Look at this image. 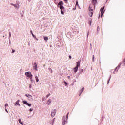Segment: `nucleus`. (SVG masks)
<instances>
[{
	"instance_id": "1",
	"label": "nucleus",
	"mask_w": 125,
	"mask_h": 125,
	"mask_svg": "<svg viewBox=\"0 0 125 125\" xmlns=\"http://www.w3.org/2000/svg\"><path fill=\"white\" fill-rule=\"evenodd\" d=\"M25 75L28 79H30L31 82H33V75L31 72H26L25 73Z\"/></svg>"
},
{
	"instance_id": "2",
	"label": "nucleus",
	"mask_w": 125,
	"mask_h": 125,
	"mask_svg": "<svg viewBox=\"0 0 125 125\" xmlns=\"http://www.w3.org/2000/svg\"><path fill=\"white\" fill-rule=\"evenodd\" d=\"M89 11L90 12V17H92V15H93V9L92 8V5H90L89 6Z\"/></svg>"
},
{
	"instance_id": "3",
	"label": "nucleus",
	"mask_w": 125,
	"mask_h": 125,
	"mask_svg": "<svg viewBox=\"0 0 125 125\" xmlns=\"http://www.w3.org/2000/svg\"><path fill=\"white\" fill-rule=\"evenodd\" d=\"M81 65L80 64V61L77 62V65L76 67L73 68V70L75 73H77L78 72V70L79 69V67H80Z\"/></svg>"
},
{
	"instance_id": "4",
	"label": "nucleus",
	"mask_w": 125,
	"mask_h": 125,
	"mask_svg": "<svg viewBox=\"0 0 125 125\" xmlns=\"http://www.w3.org/2000/svg\"><path fill=\"white\" fill-rule=\"evenodd\" d=\"M11 5H12L13 7H14L15 9H16V10H18L19 9L20 5L19 4H14V3H11Z\"/></svg>"
},
{
	"instance_id": "5",
	"label": "nucleus",
	"mask_w": 125,
	"mask_h": 125,
	"mask_svg": "<svg viewBox=\"0 0 125 125\" xmlns=\"http://www.w3.org/2000/svg\"><path fill=\"white\" fill-rule=\"evenodd\" d=\"M60 9H61V14H62V15H64L65 14V7H64V6H61Z\"/></svg>"
},
{
	"instance_id": "6",
	"label": "nucleus",
	"mask_w": 125,
	"mask_h": 125,
	"mask_svg": "<svg viewBox=\"0 0 125 125\" xmlns=\"http://www.w3.org/2000/svg\"><path fill=\"white\" fill-rule=\"evenodd\" d=\"M33 68L35 72H37L38 71V65H37V63L35 62L33 65Z\"/></svg>"
},
{
	"instance_id": "7",
	"label": "nucleus",
	"mask_w": 125,
	"mask_h": 125,
	"mask_svg": "<svg viewBox=\"0 0 125 125\" xmlns=\"http://www.w3.org/2000/svg\"><path fill=\"white\" fill-rule=\"evenodd\" d=\"M56 114V110L55 109H53L51 111V117H52V118H53V117L55 116Z\"/></svg>"
},
{
	"instance_id": "8",
	"label": "nucleus",
	"mask_w": 125,
	"mask_h": 125,
	"mask_svg": "<svg viewBox=\"0 0 125 125\" xmlns=\"http://www.w3.org/2000/svg\"><path fill=\"white\" fill-rule=\"evenodd\" d=\"M25 96H26V97H28L29 100H33V96L30 94H25Z\"/></svg>"
},
{
	"instance_id": "9",
	"label": "nucleus",
	"mask_w": 125,
	"mask_h": 125,
	"mask_svg": "<svg viewBox=\"0 0 125 125\" xmlns=\"http://www.w3.org/2000/svg\"><path fill=\"white\" fill-rule=\"evenodd\" d=\"M104 8H105V6H103V7H102L100 9V11H101V17H102L103 15V13H104V12H103V10H104Z\"/></svg>"
},
{
	"instance_id": "10",
	"label": "nucleus",
	"mask_w": 125,
	"mask_h": 125,
	"mask_svg": "<svg viewBox=\"0 0 125 125\" xmlns=\"http://www.w3.org/2000/svg\"><path fill=\"white\" fill-rule=\"evenodd\" d=\"M63 4L64 3L63 2V1H61L58 3V6H59L60 8H61V6H63Z\"/></svg>"
},
{
	"instance_id": "11",
	"label": "nucleus",
	"mask_w": 125,
	"mask_h": 125,
	"mask_svg": "<svg viewBox=\"0 0 125 125\" xmlns=\"http://www.w3.org/2000/svg\"><path fill=\"white\" fill-rule=\"evenodd\" d=\"M66 124V116H63L62 118V125H65Z\"/></svg>"
},
{
	"instance_id": "12",
	"label": "nucleus",
	"mask_w": 125,
	"mask_h": 125,
	"mask_svg": "<svg viewBox=\"0 0 125 125\" xmlns=\"http://www.w3.org/2000/svg\"><path fill=\"white\" fill-rule=\"evenodd\" d=\"M92 2L94 4V5H95L97 4V0H92Z\"/></svg>"
},
{
	"instance_id": "13",
	"label": "nucleus",
	"mask_w": 125,
	"mask_h": 125,
	"mask_svg": "<svg viewBox=\"0 0 125 125\" xmlns=\"http://www.w3.org/2000/svg\"><path fill=\"white\" fill-rule=\"evenodd\" d=\"M20 106V104L19 103V100H18L16 102V103L15 104V106Z\"/></svg>"
},
{
	"instance_id": "14",
	"label": "nucleus",
	"mask_w": 125,
	"mask_h": 125,
	"mask_svg": "<svg viewBox=\"0 0 125 125\" xmlns=\"http://www.w3.org/2000/svg\"><path fill=\"white\" fill-rule=\"evenodd\" d=\"M52 101L51 100V99H49L48 100V101L47 102V104H48V105H50V104L51 103V102H52Z\"/></svg>"
},
{
	"instance_id": "15",
	"label": "nucleus",
	"mask_w": 125,
	"mask_h": 125,
	"mask_svg": "<svg viewBox=\"0 0 125 125\" xmlns=\"http://www.w3.org/2000/svg\"><path fill=\"white\" fill-rule=\"evenodd\" d=\"M118 67H116L114 70L113 74H116L117 72H118Z\"/></svg>"
},
{
	"instance_id": "16",
	"label": "nucleus",
	"mask_w": 125,
	"mask_h": 125,
	"mask_svg": "<svg viewBox=\"0 0 125 125\" xmlns=\"http://www.w3.org/2000/svg\"><path fill=\"white\" fill-rule=\"evenodd\" d=\"M35 79L36 81V82L38 83L39 82V77L37 76H35Z\"/></svg>"
},
{
	"instance_id": "17",
	"label": "nucleus",
	"mask_w": 125,
	"mask_h": 125,
	"mask_svg": "<svg viewBox=\"0 0 125 125\" xmlns=\"http://www.w3.org/2000/svg\"><path fill=\"white\" fill-rule=\"evenodd\" d=\"M9 41L10 42V38H11V32H9Z\"/></svg>"
},
{
	"instance_id": "18",
	"label": "nucleus",
	"mask_w": 125,
	"mask_h": 125,
	"mask_svg": "<svg viewBox=\"0 0 125 125\" xmlns=\"http://www.w3.org/2000/svg\"><path fill=\"white\" fill-rule=\"evenodd\" d=\"M83 90H84V87H83L82 88V89L81 90V92H80V94H79V96H80L81 94H82V93H83Z\"/></svg>"
},
{
	"instance_id": "19",
	"label": "nucleus",
	"mask_w": 125,
	"mask_h": 125,
	"mask_svg": "<svg viewBox=\"0 0 125 125\" xmlns=\"http://www.w3.org/2000/svg\"><path fill=\"white\" fill-rule=\"evenodd\" d=\"M43 38L45 42H47V41H48V37L44 36Z\"/></svg>"
},
{
	"instance_id": "20",
	"label": "nucleus",
	"mask_w": 125,
	"mask_h": 125,
	"mask_svg": "<svg viewBox=\"0 0 125 125\" xmlns=\"http://www.w3.org/2000/svg\"><path fill=\"white\" fill-rule=\"evenodd\" d=\"M22 103L23 104H25V105H27L28 104V102H27L26 100L23 101Z\"/></svg>"
},
{
	"instance_id": "21",
	"label": "nucleus",
	"mask_w": 125,
	"mask_h": 125,
	"mask_svg": "<svg viewBox=\"0 0 125 125\" xmlns=\"http://www.w3.org/2000/svg\"><path fill=\"white\" fill-rule=\"evenodd\" d=\"M18 121H19V123L20 124H21V125H23V123L22 122H21V119H19Z\"/></svg>"
},
{
	"instance_id": "22",
	"label": "nucleus",
	"mask_w": 125,
	"mask_h": 125,
	"mask_svg": "<svg viewBox=\"0 0 125 125\" xmlns=\"http://www.w3.org/2000/svg\"><path fill=\"white\" fill-rule=\"evenodd\" d=\"M121 65H122V66H123V63H120V65H118V66L117 67V68H118V70H119V69H120V67H121Z\"/></svg>"
},
{
	"instance_id": "23",
	"label": "nucleus",
	"mask_w": 125,
	"mask_h": 125,
	"mask_svg": "<svg viewBox=\"0 0 125 125\" xmlns=\"http://www.w3.org/2000/svg\"><path fill=\"white\" fill-rule=\"evenodd\" d=\"M27 106H28V107H31V106H32V104H29L27 103V104H26Z\"/></svg>"
},
{
	"instance_id": "24",
	"label": "nucleus",
	"mask_w": 125,
	"mask_h": 125,
	"mask_svg": "<svg viewBox=\"0 0 125 125\" xmlns=\"http://www.w3.org/2000/svg\"><path fill=\"white\" fill-rule=\"evenodd\" d=\"M110 80H111V75H110V77H109V79L107 82V84H108L109 83H110Z\"/></svg>"
},
{
	"instance_id": "25",
	"label": "nucleus",
	"mask_w": 125,
	"mask_h": 125,
	"mask_svg": "<svg viewBox=\"0 0 125 125\" xmlns=\"http://www.w3.org/2000/svg\"><path fill=\"white\" fill-rule=\"evenodd\" d=\"M48 70H49V71L50 72H51V73H52V69L51 68H48Z\"/></svg>"
},
{
	"instance_id": "26",
	"label": "nucleus",
	"mask_w": 125,
	"mask_h": 125,
	"mask_svg": "<svg viewBox=\"0 0 125 125\" xmlns=\"http://www.w3.org/2000/svg\"><path fill=\"white\" fill-rule=\"evenodd\" d=\"M31 34L32 35V36L35 38L36 36H35V35H34V34H33V32H32V31H31Z\"/></svg>"
},
{
	"instance_id": "27",
	"label": "nucleus",
	"mask_w": 125,
	"mask_h": 125,
	"mask_svg": "<svg viewBox=\"0 0 125 125\" xmlns=\"http://www.w3.org/2000/svg\"><path fill=\"white\" fill-rule=\"evenodd\" d=\"M49 96H50V94H49L48 95H46V98H48V97H49Z\"/></svg>"
},
{
	"instance_id": "28",
	"label": "nucleus",
	"mask_w": 125,
	"mask_h": 125,
	"mask_svg": "<svg viewBox=\"0 0 125 125\" xmlns=\"http://www.w3.org/2000/svg\"><path fill=\"white\" fill-rule=\"evenodd\" d=\"M66 3H68V0H63Z\"/></svg>"
},
{
	"instance_id": "29",
	"label": "nucleus",
	"mask_w": 125,
	"mask_h": 125,
	"mask_svg": "<svg viewBox=\"0 0 125 125\" xmlns=\"http://www.w3.org/2000/svg\"><path fill=\"white\" fill-rule=\"evenodd\" d=\"M33 110H34L33 108H30V109H29V111H30V112H33Z\"/></svg>"
},
{
	"instance_id": "30",
	"label": "nucleus",
	"mask_w": 125,
	"mask_h": 125,
	"mask_svg": "<svg viewBox=\"0 0 125 125\" xmlns=\"http://www.w3.org/2000/svg\"><path fill=\"white\" fill-rule=\"evenodd\" d=\"M68 117H69V113H67L66 116L67 119H68Z\"/></svg>"
},
{
	"instance_id": "31",
	"label": "nucleus",
	"mask_w": 125,
	"mask_h": 125,
	"mask_svg": "<svg viewBox=\"0 0 125 125\" xmlns=\"http://www.w3.org/2000/svg\"><path fill=\"white\" fill-rule=\"evenodd\" d=\"M76 5H78V6H79V2H78V1L76 2Z\"/></svg>"
},
{
	"instance_id": "32",
	"label": "nucleus",
	"mask_w": 125,
	"mask_h": 125,
	"mask_svg": "<svg viewBox=\"0 0 125 125\" xmlns=\"http://www.w3.org/2000/svg\"><path fill=\"white\" fill-rule=\"evenodd\" d=\"M34 39H35V40H36V41H39V39L37 38V37H34Z\"/></svg>"
},
{
	"instance_id": "33",
	"label": "nucleus",
	"mask_w": 125,
	"mask_h": 125,
	"mask_svg": "<svg viewBox=\"0 0 125 125\" xmlns=\"http://www.w3.org/2000/svg\"><path fill=\"white\" fill-rule=\"evenodd\" d=\"M14 52H15V50H12V53H14Z\"/></svg>"
},
{
	"instance_id": "34",
	"label": "nucleus",
	"mask_w": 125,
	"mask_h": 125,
	"mask_svg": "<svg viewBox=\"0 0 125 125\" xmlns=\"http://www.w3.org/2000/svg\"><path fill=\"white\" fill-rule=\"evenodd\" d=\"M83 69H81V73H83Z\"/></svg>"
},
{
	"instance_id": "35",
	"label": "nucleus",
	"mask_w": 125,
	"mask_h": 125,
	"mask_svg": "<svg viewBox=\"0 0 125 125\" xmlns=\"http://www.w3.org/2000/svg\"><path fill=\"white\" fill-rule=\"evenodd\" d=\"M8 106V104H5V107H7Z\"/></svg>"
},
{
	"instance_id": "36",
	"label": "nucleus",
	"mask_w": 125,
	"mask_h": 125,
	"mask_svg": "<svg viewBox=\"0 0 125 125\" xmlns=\"http://www.w3.org/2000/svg\"><path fill=\"white\" fill-rule=\"evenodd\" d=\"M69 57L70 59H72V56L71 55H69Z\"/></svg>"
},
{
	"instance_id": "37",
	"label": "nucleus",
	"mask_w": 125,
	"mask_h": 125,
	"mask_svg": "<svg viewBox=\"0 0 125 125\" xmlns=\"http://www.w3.org/2000/svg\"><path fill=\"white\" fill-rule=\"evenodd\" d=\"M90 48H92V45L91 44H90Z\"/></svg>"
},
{
	"instance_id": "38",
	"label": "nucleus",
	"mask_w": 125,
	"mask_h": 125,
	"mask_svg": "<svg viewBox=\"0 0 125 125\" xmlns=\"http://www.w3.org/2000/svg\"><path fill=\"white\" fill-rule=\"evenodd\" d=\"M64 83L66 85H67L68 84V83H67L66 82H64Z\"/></svg>"
},
{
	"instance_id": "39",
	"label": "nucleus",
	"mask_w": 125,
	"mask_h": 125,
	"mask_svg": "<svg viewBox=\"0 0 125 125\" xmlns=\"http://www.w3.org/2000/svg\"><path fill=\"white\" fill-rule=\"evenodd\" d=\"M29 88H32V85L31 84L29 85Z\"/></svg>"
},
{
	"instance_id": "40",
	"label": "nucleus",
	"mask_w": 125,
	"mask_h": 125,
	"mask_svg": "<svg viewBox=\"0 0 125 125\" xmlns=\"http://www.w3.org/2000/svg\"><path fill=\"white\" fill-rule=\"evenodd\" d=\"M5 111L7 113H8V111H7V109H6V108H5Z\"/></svg>"
},
{
	"instance_id": "41",
	"label": "nucleus",
	"mask_w": 125,
	"mask_h": 125,
	"mask_svg": "<svg viewBox=\"0 0 125 125\" xmlns=\"http://www.w3.org/2000/svg\"><path fill=\"white\" fill-rule=\"evenodd\" d=\"M73 10H76V8H73Z\"/></svg>"
},
{
	"instance_id": "42",
	"label": "nucleus",
	"mask_w": 125,
	"mask_h": 125,
	"mask_svg": "<svg viewBox=\"0 0 125 125\" xmlns=\"http://www.w3.org/2000/svg\"><path fill=\"white\" fill-rule=\"evenodd\" d=\"M54 121H55V118H54V119H53V123H54Z\"/></svg>"
},
{
	"instance_id": "43",
	"label": "nucleus",
	"mask_w": 125,
	"mask_h": 125,
	"mask_svg": "<svg viewBox=\"0 0 125 125\" xmlns=\"http://www.w3.org/2000/svg\"><path fill=\"white\" fill-rule=\"evenodd\" d=\"M98 30H99V27H97V31H98Z\"/></svg>"
},
{
	"instance_id": "44",
	"label": "nucleus",
	"mask_w": 125,
	"mask_h": 125,
	"mask_svg": "<svg viewBox=\"0 0 125 125\" xmlns=\"http://www.w3.org/2000/svg\"><path fill=\"white\" fill-rule=\"evenodd\" d=\"M67 78H68V79H70V78H71V77H70V76H67Z\"/></svg>"
},
{
	"instance_id": "45",
	"label": "nucleus",
	"mask_w": 125,
	"mask_h": 125,
	"mask_svg": "<svg viewBox=\"0 0 125 125\" xmlns=\"http://www.w3.org/2000/svg\"><path fill=\"white\" fill-rule=\"evenodd\" d=\"M28 0L29 2H31V0Z\"/></svg>"
},
{
	"instance_id": "46",
	"label": "nucleus",
	"mask_w": 125,
	"mask_h": 125,
	"mask_svg": "<svg viewBox=\"0 0 125 125\" xmlns=\"http://www.w3.org/2000/svg\"><path fill=\"white\" fill-rule=\"evenodd\" d=\"M89 33V32L88 31V34H87V37H88Z\"/></svg>"
},
{
	"instance_id": "47",
	"label": "nucleus",
	"mask_w": 125,
	"mask_h": 125,
	"mask_svg": "<svg viewBox=\"0 0 125 125\" xmlns=\"http://www.w3.org/2000/svg\"><path fill=\"white\" fill-rule=\"evenodd\" d=\"M93 59H94V55H93Z\"/></svg>"
},
{
	"instance_id": "48",
	"label": "nucleus",
	"mask_w": 125,
	"mask_h": 125,
	"mask_svg": "<svg viewBox=\"0 0 125 125\" xmlns=\"http://www.w3.org/2000/svg\"><path fill=\"white\" fill-rule=\"evenodd\" d=\"M93 62H94V59H93Z\"/></svg>"
},
{
	"instance_id": "49",
	"label": "nucleus",
	"mask_w": 125,
	"mask_h": 125,
	"mask_svg": "<svg viewBox=\"0 0 125 125\" xmlns=\"http://www.w3.org/2000/svg\"><path fill=\"white\" fill-rule=\"evenodd\" d=\"M52 125H53V123H52Z\"/></svg>"
},
{
	"instance_id": "50",
	"label": "nucleus",
	"mask_w": 125,
	"mask_h": 125,
	"mask_svg": "<svg viewBox=\"0 0 125 125\" xmlns=\"http://www.w3.org/2000/svg\"><path fill=\"white\" fill-rule=\"evenodd\" d=\"M90 25H91V22L90 23Z\"/></svg>"
},
{
	"instance_id": "51",
	"label": "nucleus",
	"mask_w": 125,
	"mask_h": 125,
	"mask_svg": "<svg viewBox=\"0 0 125 125\" xmlns=\"http://www.w3.org/2000/svg\"><path fill=\"white\" fill-rule=\"evenodd\" d=\"M100 16V15H99V17Z\"/></svg>"
},
{
	"instance_id": "52",
	"label": "nucleus",
	"mask_w": 125,
	"mask_h": 125,
	"mask_svg": "<svg viewBox=\"0 0 125 125\" xmlns=\"http://www.w3.org/2000/svg\"><path fill=\"white\" fill-rule=\"evenodd\" d=\"M3 38H4V36H3Z\"/></svg>"
}]
</instances>
